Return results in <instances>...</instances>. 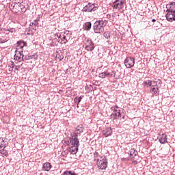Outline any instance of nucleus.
Returning a JSON list of instances; mask_svg holds the SVG:
<instances>
[{"label":"nucleus","mask_w":175,"mask_h":175,"mask_svg":"<svg viewBox=\"0 0 175 175\" xmlns=\"http://www.w3.org/2000/svg\"><path fill=\"white\" fill-rule=\"evenodd\" d=\"M113 9L121 10L124 8V0H116L113 3Z\"/></svg>","instance_id":"0eeeda50"},{"label":"nucleus","mask_w":175,"mask_h":175,"mask_svg":"<svg viewBox=\"0 0 175 175\" xmlns=\"http://www.w3.org/2000/svg\"><path fill=\"white\" fill-rule=\"evenodd\" d=\"M42 169H44L45 172H50L51 170V164L50 163H44L42 165Z\"/></svg>","instance_id":"dca6fc26"},{"label":"nucleus","mask_w":175,"mask_h":175,"mask_svg":"<svg viewBox=\"0 0 175 175\" xmlns=\"http://www.w3.org/2000/svg\"><path fill=\"white\" fill-rule=\"evenodd\" d=\"M18 66H14V70H18Z\"/></svg>","instance_id":"4c0bfd02"},{"label":"nucleus","mask_w":175,"mask_h":175,"mask_svg":"<svg viewBox=\"0 0 175 175\" xmlns=\"http://www.w3.org/2000/svg\"><path fill=\"white\" fill-rule=\"evenodd\" d=\"M165 17H166L167 21H170L171 23L173 21H175V12H172V11H168Z\"/></svg>","instance_id":"1a4fd4ad"},{"label":"nucleus","mask_w":175,"mask_h":175,"mask_svg":"<svg viewBox=\"0 0 175 175\" xmlns=\"http://www.w3.org/2000/svg\"><path fill=\"white\" fill-rule=\"evenodd\" d=\"M158 88H152L151 91H152L154 94H158Z\"/></svg>","instance_id":"2f4dec72"},{"label":"nucleus","mask_w":175,"mask_h":175,"mask_svg":"<svg viewBox=\"0 0 175 175\" xmlns=\"http://www.w3.org/2000/svg\"><path fill=\"white\" fill-rule=\"evenodd\" d=\"M155 85H157V83L155 82V81H154L153 83H152L151 87H155Z\"/></svg>","instance_id":"e433bc0d"},{"label":"nucleus","mask_w":175,"mask_h":175,"mask_svg":"<svg viewBox=\"0 0 175 175\" xmlns=\"http://www.w3.org/2000/svg\"><path fill=\"white\" fill-rule=\"evenodd\" d=\"M103 72H100L98 75V77H100V79H105L107 77V67H104L103 68Z\"/></svg>","instance_id":"4468645a"},{"label":"nucleus","mask_w":175,"mask_h":175,"mask_svg":"<svg viewBox=\"0 0 175 175\" xmlns=\"http://www.w3.org/2000/svg\"><path fill=\"white\" fill-rule=\"evenodd\" d=\"M83 98H84V96H81L78 98V103L77 105H79L81 102V99H83Z\"/></svg>","instance_id":"473e14b6"},{"label":"nucleus","mask_w":175,"mask_h":175,"mask_svg":"<svg viewBox=\"0 0 175 175\" xmlns=\"http://www.w3.org/2000/svg\"><path fill=\"white\" fill-rule=\"evenodd\" d=\"M159 142L161 143V144H166V143H169L167 141V135L165 133H163L161 135H160Z\"/></svg>","instance_id":"9d476101"},{"label":"nucleus","mask_w":175,"mask_h":175,"mask_svg":"<svg viewBox=\"0 0 175 175\" xmlns=\"http://www.w3.org/2000/svg\"><path fill=\"white\" fill-rule=\"evenodd\" d=\"M166 8L168 12H175V2H172L166 5Z\"/></svg>","instance_id":"f8f14e48"},{"label":"nucleus","mask_w":175,"mask_h":175,"mask_svg":"<svg viewBox=\"0 0 175 175\" xmlns=\"http://www.w3.org/2000/svg\"><path fill=\"white\" fill-rule=\"evenodd\" d=\"M98 10V7L95 5V3H89L83 9L82 12H95Z\"/></svg>","instance_id":"39448f33"},{"label":"nucleus","mask_w":175,"mask_h":175,"mask_svg":"<svg viewBox=\"0 0 175 175\" xmlns=\"http://www.w3.org/2000/svg\"><path fill=\"white\" fill-rule=\"evenodd\" d=\"M6 147V142L5 138H0V148H5Z\"/></svg>","instance_id":"6ab92c4d"},{"label":"nucleus","mask_w":175,"mask_h":175,"mask_svg":"<svg viewBox=\"0 0 175 175\" xmlns=\"http://www.w3.org/2000/svg\"><path fill=\"white\" fill-rule=\"evenodd\" d=\"M21 57L22 58H24V55H23L21 51H16V54L14 56V59L16 61H20V59H21Z\"/></svg>","instance_id":"ddd939ff"},{"label":"nucleus","mask_w":175,"mask_h":175,"mask_svg":"<svg viewBox=\"0 0 175 175\" xmlns=\"http://www.w3.org/2000/svg\"><path fill=\"white\" fill-rule=\"evenodd\" d=\"M124 64L126 68L131 69V68H133V66H135V58L132 57H128L124 60Z\"/></svg>","instance_id":"20e7f679"},{"label":"nucleus","mask_w":175,"mask_h":175,"mask_svg":"<svg viewBox=\"0 0 175 175\" xmlns=\"http://www.w3.org/2000/svg\"><path fill=\"white\" fill-rule=\"evenodd\" d=\"M111 110L113 111V113H116V114H119V116H121V113L120 112V107H118V106L116 105L111 107Z\"/></svg>","instance_id":"f3484780"},{"label":"nucleus","mask_w":175,"mask_h":175,"mask_svg":"<svg viewBox=\"0 0 175 175\" xmlns=\"http://www.w3.org/2000/svg\"><path fill=\"white\" fill-rule=\"evenodd\" d=\"M122 118H123V119H124V118H125V116H122Z\"/></svg>","instance_id":"79ce46f5"},{"label":"nucleus","mask_w":175,"mask_h":175,"mask_svg":"<svg viewBox=\"0 0 175 175\" xmlns=\"http://www.w3.org/2000/svg\"><path fill=\"white\" fill-rule=\"evenodd\" d=\"M17 44L18 49H23L25 46V42L24 41H18Z\"/></svg>","instance_id":"b1692460"},{"label":"nucleus","mask_w":175,"mask_h":175,"mask_svg":"<svg viewBox=\"0 0 175 175\" xmlns=\"http://www.w3.org/2000/svg\"><path fill=\"white\" fill-rule=\"evenodd\" d=\"M137 163V161H136V160H134V161H133V162H132V165H133L134 166H135Z\"/></svg>","instance_id":"f704fd0d"},{"label":"nucleus","mask_w":175,"mask_h":175,"mask_svg":"<svg viewBox=\"0 0 175 175\" xmlns=\"http://www.w3.org/2000/svg\"><path fill=\"white\" fill-rule=\"evenodd\" d=\"M131 157H133V158H135L136 155H137V152L135 148H132L129 150Z\"/></svg>","instance_id":"412c9836"},{"label":"nucleus","mask_w":175,"mask_h":175,"mask_svg":"<svg viewBox=\"0 0 175 175\" xmlns=\"http://www.w3.org/2000/svg\"><path fill=\"white\" fill-rule=\"evenodd\" d=\"M17 6H18L20 8V9L21 10V12H23V13H25L27 12V8H25V6H24V5H22L21 3H18L14 5V9H16V8H17Z\"/></svg>","instance_id":"2eb2a0df"},{"label":"nucleus","mask_w":175,"mask_h":175,"mask_svg":"<svg viewBox=\"0 0 175 175\" xmlns=\"http://www.w3.org/2000/svg\"><path fill=\"white\" fill-rule=\"evenodd\" d=\"M155 21H157V20H155V19H152V23H155Z\"/></svg>","instance_id":"a19ab883"},{"label":"nucleus","mask_w":175,"mask_h":175,"mask_svg":"<svg viewBox=\"0 0 175 175\" xmlns=\"http://www.w3.org/2000/svg\"><path fill=\"white\" fill-rule=\"evenodd\" d=\"M62 175H78L75 172H72V171H65Z\"/></svg>","instance_id":"393cba45"},{"label":"nucleus","mask_w":175,"mask_h":175,"mask_svg":"<svg viewBox=\"0 0 175 175\" xmlns=\"http://www.w3.org/2000/svg\"><path fill=\"white\" fill-rule=\"evenodd\" d=\"M96 165L100 170H106L107 167V159L105 156L100 157V159H97Z\"/></svg>","instance_id":"7ed1b4c3"},{"label":"nucleus","mask_w":175,"mask_h":175,"mask_svg":"<svg viewBox=\"0 0 175 175\" xmlns=\"http://www.w3.org/2000/svg\"><path fill=\"white\" fill-rule=\"evenodd\" d=\"M110 117L111 120H118V118H120L121 117V115L117 114L116 113H112Z\"/></svg>","instance_id":"aec40b11"},{"label":"nucleus","mask_w":175,"mask_h":175,"mask_svg":"<svg viewBox=\"0 0 175 175\" xmlns=\"http://www.w3.org/2000/svg\"><path fill=\"white\" fill-rule=\"evenodd\" d=\"M103 36L105 39H110V33L109 31H105L103 33Z\"/></svg>","instance_id":"cd10ccee"},{"label":"nucleus","mask_w":175,"mask_h":175,"mask_svg":"<svg viewBox=\"0 0 175 175\" xmlns=\"http://www.w3.org/2000/svg\"><path fill=\"white\" fill-rule=\"evenodd\" d=\"M94 161H98V159L96 158H98V157H99V159H100V156H99V153L98 152H95L94 153Z\"/></svg>","instance_id":"c85d7f7f"},{"label":"nucleus","mask_w":175,"mask_h":175,"mask_svg":"<svg viewBox=\"0 0 175 175\" xmlns=\"http://www.w3.org/2000/svg\"><path fill=\"white\" fill-rule=\"evenodd\" d=\"M143 84L144 87H151L152 85V81L150 80L144 81Z\"/></svg>","instance_id":"5701e85b"},{"label":"nucleus","mask_w":175,"mask_h":175,"mask_svg":"<svg viewBox=\"0 0 175 175\" xmlns=\"http://www.w3.org/2000/svg\"><path fill=\"white\" fill-rule=\"evenodd\" d=\"M111 133H113V131H111V128L110 127L106 128L103 131V135L105 137H109V136L111 135Z\"/></svg>","instance_id":"9b49d317"},{"label":"nucleus","mask_w":175,"mask_h":175,"mask_svg":"<svg viewBox=\"0 0 175 175\" xmlns=\"http://www.w3.org/2000/svg\"><path fill=\"white\" fill-rule=\"evenodd\" d=\"M38 25H39V21L34 20L33 22H31L30 23L29 29L31 31H33L35 32L38 28Z\"/></svg>","instance_id":"6e6552de"},{"label":"nucleus","mask_w":175,"mask_h":175,"mask_svg":"<svg viewBox=\"0 0 175 175\" xmlns=\"http://www.w3.org/2000/svg\"><path fill=\"white\" fill-rule=\"evenodd\" d=\"M62 35H61V33H57V38H59V39H61L62 40Z\"/></svg>","instance_id":"c9c22d12"},{"label":"nucleus","mask_w":175,"mask_h":175,"mask_svg":"<svg viewBox=\"0 0 175 175\" xmlns=\"http://www.w3.org/2000/svg\"><path fill=\"white\" fill-rule=\"evenodd\" d=\"M116 73H117L116 70L109 72V70H107V77H116Z\"/></svg>","instance_id":"4be33fe9"},{"label":"nucleus","mask_w":175,"mask_h":175,"mask_svg":"<svg viewBox=\"0 0 175 175\" xmlns=\"http://www.w3.org/2000/svg\"><path fill=\"white\" fill-rule=\"evenodd\" d=\"M122 161H129V159H126V158H122Z\"/></svg>","instance_id":"ea45409f"},{"label":"nucleus","mask_w":175,"mask_h":175,"mask_svg":"<svg viewBox=\"0 0 175 175\" xmlns=\"http://www.w3.org/2000/svg\"><path fill=\"white\" fill-rule=\"evenodd\" d=\"M84 132V128L83 124H80L75 128V131L70 134V152L71 154H77L79 151V146H80V142L79 141L78 136L81 135Z\"/></svg>","instance_id":"f257e3e1"},{"label":"nucleus","mask_w":175,"mask_h":175,"mask_svg":"<svg viewBox=\"0 0 175 175\" xmlns=\"http://www.w3.org/2000/svg\"><path fill=\"white\" fill-rule=\"evenodd\" d=\"M14 66H11L10 67V68L8 69L10 73H12L13 72V69H14Z\"/></svg>","instance_id":"72a5a7b5"},{"label":"nucleus","mask_w":175,"mask_h":175,"mask_svg":"<svg viewBox=\"0 0 175 175\" xmlns=\"http://www.w3.org/2000/svg\"><path fill=\"white\" fill-rule=\"evenodd\" d=\"M10 65H11V66H14V62L11 61Z\"/></svg>","instance_id":"58836bf2"},{"label":"nucleus","mask_w":175,"mask_h":175,"mask_svg":"<svg viewBox=\"0 0 175 175\" xmlns=\"http://www.w3.org/2000/svg\"><path fill=\"white\" fill-rule=\"evenodd\" d=\"M0 154L5 155V157H8V151L3 148L0 150Z\"/></svg>","instance_id":"a878e982"},{"label":"nucleus","mask_w":175,"mask_h":175,"mask_svg":"<svg viewBox=\"0 0 175 175\" xmlns=\"http://www.w3.org/2000/svg\"><path fill=\"white\" fill-rule=\"evenodd\" d=\"M85 49L87 51H92L95 49V45L92 40L86 39L85 42Z\"/></svg>","instance_id":"423d86ee"},{"label":"nucleus","mask_w":175,"mask_h":175,"mask_svg":"<svg viewBox=\"0 0 175 175\" xmlns=\"http://www.w3.org/2000/svg\"><path fill=\"white\" fill-rule=\"evenodd\" d=\"M3 31H5V32H11V33H13V32H14V29H3Z\"/></svg>","instance_id":"c756f323"},{"label":"nucleus","mask_w":175,"mask_h":175,"mask_svg":"<svg viewBox=\"0 0 175 175\" xmlns=\"http://www.w3.org/2000/svg\"><path fill=\"white\" fill-rule=\"evenodd\" d=\"M91 27H92L91 22H85L83 25L85 31H90L91 29Z\"/></svg>","instance_id":"a211bd4d"},{"label":"nucleus","mask_w":175,"mask_h":175,"mask_svg":"<svg viewBox=\"0 0 175 175\" xmlns=\"http://www.w3.org/2000/svg\"><path fill=\"white\" fill-rule=\"evenodd\" d=\"M106 23L104 21H97L93 25V29L94 33H102L105 31Z\"/></svg>","instance_id":"f03ea898"},{"label":"nucleus","mask_w":175,"mask_h":175,"mask_svg":"<svg viewBox=\"0 0 175 175\" xmlns=\"http://www.w3.org/2000/svg\"><path fill=\"white\" fill-rule=\"evenodd\" d=\"M62 42H63L64 44L67 43L68 38H66V36H65L64 35L62 36Z\"/></svg>","instance_id":"7c9ffc66"},{"label":"nucleus","mask_w":175,"mask_h":175,"mask_svg":"<svg viewBox=\"0 0 175 175\" xmlns=\"http://www.w3.org/2000/svg\"><path fill=\"white\" fill-rule=\"evenodd\" d=\"M8 40H9L3 36L0 37V43H6Z\"/></svg>","instance_id":"bb28decb"}]
</instances>
